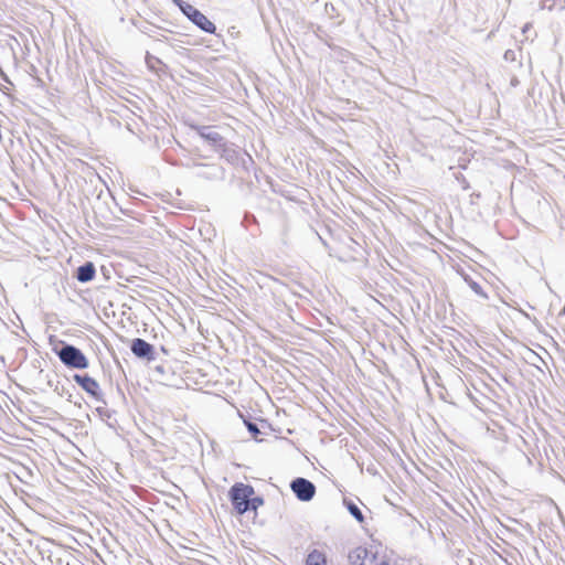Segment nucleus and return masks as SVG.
Returning <instances> with one entry per match:
<instances>
[{
  "instance_id": "obj_11",
  "label": "nucleus",
  "mask_w": 565,
  "mask_h": 565,
  "mask_svg": "<svg viewBox=\"0 0 565 565\" xmlns=\"http://www.w3.org/2000/svg\"><path fill=\"white\" fill-rule=\"evenodd\" d=\"M247 429L252 433L254 437H256L259 434V429L257 426L250 422H245Z\"/></svg>"
},
{
  "instance_id": "obj_7",
  "label": "nucleus",
  "mask_w": 565,
  "mask_h": 565,
  "mask_svg": "<svg viewBox=\"0 0 565 565\" xmlns=\"http://www.w3.org/2000/svg\"><path fill=\"white\" fill-rule=\"evenodd\" d=\"M95 273L96 271L94 265L92 263H87L78 267L76 278L81 282H87L94 278Z\"/></svg>"
},
{
  "instance_id": "obj_9",
  "label": "nucleus",
  "mask_w": 565,
  "mask_h": 565,
  "mask_svg": "<svg viewBox=\"0 0 565 565\" xmlns=\"http://www.w3.org/2000/svg\"><path fill=\"white\" fill-rule=\"evenodd\" d=\"M347 508L358 522H360V523L364 522V516L356 504H354L353 502H348Z\"/></svg>"
},
{
  "instance_id": "obj_3",
  "label": "nucleus",
  "mask_w": 565,
  "mask_h": 565,
  "mask_svg": "<svg viewBox=\"0 0 565 565\" xmlns=\"http://www.w3.org/2000/svg\"><path fill=\"white\" fill-rule=\"evenodd\" d=\"M60 360L67 366L76 369H86L88 366L87 358L73 345H65L58 352Z\"/></svg>"
},
{
  "instance_id": "obj_4",
  "label": "nucleus",
  "mask_w": 565,
  "mask_h": 565,
  "mask_svg": "<svg viewBox=\"0 0 565 565\" xmlns=\"http://www.w3.org/2000/svg\"><path fill=\"white\" fill-rule=\"evenodd\" d=\"M291 489L301 501H309L316 493V487L305 478H297L291 483Z\"/></svg>"
},
{
  "instance_id": "obj_5",
  "label": "nucleus",
  "mask_w": 565,
  "mask_h": 565,
  "mask_svg": "<svg viewBox=\"0 0 565 565\" xmlns=\"http://www.w3.org/2000/svg\"><path fill=\"white\" fill-rule=\"evenodd\" d=\"M74 381L90 396L98 397L99 384L94 377L76 374L74 375Z\"/></svg>"
},
{
  "instance_id": "obj_1",
  "label": "nucleus",
  "mask_w": 565,
  "mask_h": 565,
  "mask_svg": "<svg viewBox=\"0 0 565 565\" xmlns=\"http://www.w3.org/2000/svg\"><path fill=\"white\" fill-rule=\"evenodd\" d=\"M228 495L238 514H243L248 510L256 511L264 504L263 498L255 495L254 488L242 482L233 484L230 489Z\"/></svg>"
},
{
  "instance_id": "obj_10",
  "label": "nucleus",
  "mask_w": 565,
  "mask_h": 565,
  "mask_svg": "<svg viewBox=\"0 0 565 565\" xmlns=\"http://www.w3.org/2000/svg\"><path fill=\"white\" fill-rule=\"evenodd\" d=\"M202 137L213 142L222 141V136L217 132L202 134Z\"/></svg>"
},
{
  "instance_id": "obj_2",
  "label": "nucleus",
  "mask_w": 565,
  "mask_h": 565,
  "mask_svg": "<svg viewBox=\"0 0 565 565\" xmlns=\"http://www.w3.org/2000/svg\"><path fill=\"white\" fill-rule=\"evenodd\" d=\"M180 10L183 12L186 18L193 22L198 28L206 33L214 34L216 31L215 24L200 10L193 7L190 3L182 2L180 0H175Z\"/></svg>"
},
{
  "instance_id": "obj_8",
  "label": "nucleus",
  "mask_w": 565,
  "mask_h": 565,
  "mask_svg": "<svg viewBox=\"0 0 565 565\" xmlns=\"http://www.w3.org/2000/svg\"><path fill=\"white\" fill-rule=\"evenodd\" d=\"M327 563L326 554L321 551L313 550L308 554L305 565H327Z\"/></svg>"
},
{
  "instance_id": "obj_12",
  "label": "nucleus",
  "mask_w": 565,
  "mask_h": 565,
  "mask_svg": "<svg viewBox=\"0 0 565 565\" xmlns=\"http://www.w3.org/2000/svg\"><path fill=\"white\" fill-rule=\"evenodd\" d=\"M470 287H471V289H472L476 294L481 295V296H486V294L483 292V290H482V288H481V286H480L479 284H477V282H475V281H471V282H470Z\"/></svg>"
},
{
  "instance_id": "obj_6",
  "label": "nucleus",
  "mask_w": 565,
  "mask_h": 565,
  "mask_svg": "<svg viewBox=\"0 0 565 565\" xmlns=\"http://www.w3.org/2000/svg\"><path fill=\"white\" fill-rule=\"evenodd\" d=\"M130 349L139 358H146L152 353V345L139 338L132 340Z\"/></svg>"
}]
</instances>
